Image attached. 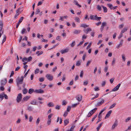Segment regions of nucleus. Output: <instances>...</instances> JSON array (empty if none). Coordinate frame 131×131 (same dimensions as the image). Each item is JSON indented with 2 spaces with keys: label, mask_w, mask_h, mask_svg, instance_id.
Masks as SVG:
<instances>
[{
  "label": "nucleus",
  "mask_w": 131,
  "mask_h": 131,
  "mask_svg": "<svg viewBox=\"0 0 131 131\" xmlns=\"http://www.w3.org/2000/svg\"><path fill=\"white\" fill-rule=\"evenodd\" d=\"M51 121V119H48L47 122V124L48 125H49L50 124Z\"/></svg>",
  "instance_id": "47"
},
{
  "label": "nucleus",
  "mask_w": 131,
  "mask_h": 131,
  "mask_svg": "<svg viewBox=\"0 0 131 131\" xmlns=\"http://www.w3.org/2000/svg\"><path fill=\"white\" fill-rule=\"evenodd\" d=\"M44 77L40 78L39 79V81L40 82H42L44 81Z\"/></svg>",
  "instance_id": "40"
},
{
  "label": "nucleus",
  "mask_w": 131,
  "mask_h": 131,
  "mask_svg": "<svg viewBox=\"0 0 131 131\" xmlns=\"http://www.w3.org/2000/svg\"><path fill=\"white\" fill-rule=\"evenodd\" d=\"M128 29V28L127 27H124L123 28L121 31V34H123L124 32L126 31Z\"/></svg>",
  "instance_id": "17"
},
{
  "label": "nucleus",
  "mask_w": 131,
  "mask_h": 131,
  "mask_svg": "<svg viewBox=\"0 0 131 131\" xmlns=\"http://www.w3.org/2000/svg\"><path fill=\"white\" fill-rule=\"evenodd\" d=\"M47 105L49 107L53 106V105L52 102H49L47 104Z\"/></svg>",
  "instance_id": "28"
},
{
  "label": "nucleus",
  "mask_w": 131,
  "mask_h": 131,
  "mask_svg": "<svg viewBox=\"0 0 131 131\" xmlns=\"http://www.w3.org/2000/svg\"><path fill=\"white\" fill-rule=\"evenodd\" d=\"M6 36L5 35H4V36L3 39V40L2 44H3L5 41L6 39Z\"/></svg>",
  "instance_id": "38"
},
{
  "label": "nucleus",
  "mask_w": 131,
  "mask_h": 131,
  "mask_svg": "<svg viewBox=\"0 0 131 131\" xmlns=\"http://www.w3.org/2000/svg\"><path fill=\"white\" fill-rule=\"evenodd\" d=\"M125 55L124 54H123L122 55V57L123 59V61H125Z\"/></svg>",
  "instance_id": "42"
},
{
  "label": "nucleus",
  "mask_w": 131,
  "mask_h": 131,
  "mask_svg": "<svg viewBox=\"0 0 131 131\" xmlns=\"http://www.w3.org/2000/svg\"><path fill=\"white\" fill-rule=\"evenodd\" d=\"M22 95L21 93L19 94L17 96L16 100L17 103H19L22 99Z\"/></svg>",
  "instance_id": "2"
},
{
  "label": "nucleus",
  "mask_w": 131,
  "mask_h": 131,
  "mask_svg": "<svg viewBox=\"0 0 131 131\" xmlns=\"http://www.w3.org/2000/svg\"><path fill=\"white\" fill-rule=\"evenodd\" d=\"M121 84L120 83L118 84L117 86H116L112 90V91L113 92L117 91L118 90L119 88L121 86Z\"/></svg>",
  "instance_id": "5"
},
{
  "label": "nucleus",
  "mask_w": 131,
  "mask_h": 131,
  "mask_svg": "<svg viewBox=\"0 0 131 131\" xmlns=\"http://www.w3.org/2000/svg\"><path fill=\"white\" fill-rule=\"evenodd\" d=\"M69 51V50L68 49H66L63 50H62L61 51V52L62 54L65 53H67Z\"/></svg>",
  "instance_id": "15"
},
{
  "label": "nucleus",
  "mask_w": 131,
  "mask_h": 131,
  "mask_svg": "<svg viewBox=\"0 0 131 131\" xmlns=\"http://www.w3.org/2000/svg\"><path fill=\"white\" fill-rule=\"evenodd\" d=\"M26 29L25 28H23L21 31V33L22 34H23L25 32L26 33Z\"/></svg>",
  "instance_id": "39"
},
{
  "label": "nucleus",
  "mask_w": 131,
  "mask_h": 131,
  "mask_svg": "<svg viewBox=\"0 0 131 131\" xmlns=\"http://www.w3.org/2000/svg\"><path fill=\"white\" fill-rule=\"evenodd\" d=\"M96 15H90V18L92 20H96Z\"/></svg>",
  "instance_id": "13"
},
{
  "label": "nucleus",
  "mask_w": 131,
  "mask_h": 131,
  "mask_svg": "<svg viewBox=\"0 0 131 131\" xmlns=\"http://www.w3.org/2000/svg\"><path fill=\"white\" fill-rule=\"evenodd\" d=\"M39 71V69H37L35 70V74H36L38 73Z\"/></svg>",
  "instance_id": "41"
},
{
  "label": "nucleus",
  "mask_w": 131,
  "mask_h": 131,
  "mask_svg": "<svg viewBox=\"0 0 131 131\" xmlns=\"http://www.w3.org/2000/svg\"><path fill=\"white\" fill-rule=\"evenodd\" d=\"M102 7L103 8V11L104 12L106 13L107 12V9L106 7L104 6H102Z\"/></svg>",
  "instance_id": "26"
},
{
  "label": "nucleus",
  "mask_w": 131,
  "mask_h": 131,
  "mask_svg": "<svg viewBox=\"0 0 131 131\" xmlns=\"http://www.w3.org/2000/svg\"><path fill=\"white\" fill-rule=\"evenodd\" d=\"M60 105H56L55 108L56 109L59 110L60 109Z\"/></svg>",
  "instance_id": "56"
},
{
  "label": "nucleus",
  "mask_w": 131,
  "mask_h": 131,
  "mask_svg": "<svg viewBox=\"0 0 131 131\" xmlns=\"http://www.w3.org/2000/svg\"><path fill=\"white\" fill-rule=\"evenodd\" d=\"M81 64V62L80 60H78L76 64V65L77 66H79Z\"/></svg>",
  "instance_id": "27"
},
{
  "label": "nucleus",
  "mask_w": 131,
  "mask_h": 131,
  "mask_svg": "<svg viewBox=\"0 0 131 131\" xmlns=\"http://www.w3.org/2000/svg\"><path fill=\"white\" fill-rule=\"evenodd\" d=\"M53 115V114H51L49 115L48 116V119H51L50 118L52 117V116Z\"/></svg>",
  "instance_id": "61"
},
{
  "label": "nucleus",
  "mask_w": 131,
  "mask_h": 131,
  "mask_svg": "<svg viewBox=\"0 0 131 131\" xmlns=\"http://www.w3.org/2000/svg\"><path fill=\"white\" fill-rule=\"evenodd\" d=\"M87 37V36L86 35H85L84 34L82 36V40L85 39Z\"/></svg>",
  "instance_id": "48"
},
{
  "label": "nucleus",
  "mask_w": 131,
  "mask_h": 131,
  "mask_svg": "<svg viewBox=\"0 0 131 131\" xmlns=\"http://www.w3.org/2000/svg\"><path fill=\"white\" fill-rule=\"evenodd\" d=\"M92 42H90L89 43V45H88V46H87V48H86V49H88L90 47H91V46L92 44Z\"/></svg>",
  "instance_id": "52"
},
{
  "label": "nucleus",
  "mask_w": 131,
  "mask_h": 131,
  "mask_svg": "<svg viewBox=\"0 0 131 131\" xmlns=\"http://www.w3.org/2000/svg\"><path fill=\"white\" fill-rule=\"evenodd\" d=\"M106 25V22H104L103 23H102V25L101 26H102L103 27H104Z\"/></svg>",
  "instance_id": "62"
},
{
  "label": "nucleus",
  "mask_w": 131,
  "mask_h": 131,
  "mask_svg": "<svg viewBox=\"0 0 131 131\" xmlns=\"http://www.w3.org/2000/svg\"><path fill=\"white\" fill-rule=\"evenodd\" d=\"M34 90L32 89H29L28 91V93L30 94H31L33 92H34Z\"/></svg>",
  "instance_id": "22"
},
{
  "label": "nucleus",
  "mask_w": 131,
  "mask_h": 131,
  "mask_svg": "<svg viewBox=\"0 0 131 131\" xmlns=\"http://www.w3.org/2000/svg\"><path fill=\"white\" fill-rule=\"evenodd\" d=\"M92 62V61L91 60H90L89 61H88L87 63L86 64V66H88L89 65H90V63Z\"/></svg>",
  "instance_id": "49"
},
{
  "label": "nucleus",
  "mask_w": 131,
  "mask_h": 131,
  "mask_svg": "<svg viewBox=\"0 0 131 131\" xmlns=\"http://www.w3.org/2000/svg\"><path fill=\"white\" fill-rule=\"evenodd\" d=\"M75 127V126L73 125L71 126L70 130H69V131H73V129Z\"/></svg>",
  "instance_id": "44"
},
{
  "label": "nucleus",
  "mask_w": 131,
  "mask_h": 131,
  "mask_svg": "<svg viewBox=\"0 0 131 131\" xmlns=\"http://www.w3.org/2000/svg\"><path fill=\"white\" fill-rule=\"evenodd\" d=\"M23 7L22 6L20 7H19L17 10H16V12L17 13H18L20 11L21 9H23Z\"/></svg>",
  "instance_id": "37"
},
{
  "label": "nucleus",
  "mask_w": 131,
  "mask_h": 131,
  "mask_svg": "<svg viewBox=\"0 0 131 131\" xmlns=\"http://www.w3.org/2000/svg\"><path fill=\"white\" fill-rule=\"evenodd\" d=\"M23 93L24 94H26L27 92V90L26 89H25L23 90Z\"/></svg>",
  "instance_id": "33"
},
{
  "label": "nucleus",
  "mask_w": 131,
  "mask_h": 131,
  "mask_svg": "<svg viewBox=\"0 0 131 131\" xmlns=\"http://www.w3.org/2000/svg\"><path fill=\"white\" fill-rule=\"evenodd\" d=\"M32 58L31 56H30L27 59V62H29L31 61L32 59Z\"/></svg>",
  "instance_id": "59"
},
{
  "label": "nucleus",
  "mask_w": 131,
  "mask_h": 131,
  "mask_svg": "<svg viewBox=\"0 0 131 131\" xmlns=\"http://www.w3.org/2000/svg\"><path fill=\"white\" fill-rule=\"evenodd\" d=\"M27 61V58L25 57L23 58L22 60V61L23 62H25V61Z\"/></svg>",
  "instance_id": "54"
},
{
  "label": "nucleus",
  "mask_w": 131,
  "mask_h": 131,
  "mask_svg": "<svg viewBox=\"0 0 131 131\" xmlns=\"http://www.w3.org/2000/svg\"><path fill=\"white\" fill-rule=\"evenodd\" d=\"M86 55V53H84L82 57V59L83 61H84L85 60V58Z\"/></svg>",
  "instance_id": "51"
},
{
  "label": "nucleus",
  "mask_w": 131,
  "mask_h": 131,
  "mask_svg": "<svg viewBox=\"0 0 131 131\" xmlns=\"http://www.w3.org/2000/svg\"><path fill=\"white\" fill-rule=\"evenodd\" d=\"M108 70V67L107 66H106L105 67L104 69V71L105 72H107Z\"/></svg>",
  "instance_id": "50"
},
{
  "label": "nucleus",
  "mask_w": 131,
  "mask_h": 131,
  "mask_svg": "<svg viewBox=\"0 0 131 131\" xmlns=\"http://www.w3.org/2000/svg\"><path fill=\"white\" fill-rule=\"evenodd\" d=\"M36 100H34L30 103V104L33 105H36Z\"/></svg>",
  "instance_id": "29"
},
{
  "label": "nucleus",
  "mask_w": 131,
  "mask_h": 131,
  "mask_svg": "<svg viewBox=\"0 0 131 131\" xmlns=\"http://www.w3.org/2000/svg\"><path fill=\"white\" fill-rule=\"evenodd\" d=\"M97 109V108L96 107L91 110L88 113L87 116L88 117H90L96 112Z\"/></svg>",
  "instance_id": "1"
},
{
  "label": "nucleus",
  "mask_w": 131,
  "mask_h": 131,
  "mask_svg": "<svg viewBox=\"0 0 131 131\" xmlns=\"http://www.w3.org/2000/svg\"><path fill=\"white\" fill-rule=\"evenodd\" d=\"M67 103V102H66L65 100H64L62 101V104L63 105L65 106L66 105Z\"/></svg>",
  "instance_id": "30"
},
{
  "label": "nucleus",
  "mask_w": 131,
  "mask_h": 131,
  "mask_svg": "<svg viewBox=\"0 0 131 131\" xmlns=\"http://www.w3.org/2000/svg\"><path fill=\"white\" fill-rule=\"evenodd\" d=\"M76 99L79 102L81 101L82 100V96L80 95L77 96L76 97Z\"/></svg>",
  "instance_id": "11"
},
{
  "label": "nucleus",
  "mask_w": 131,
  "mask_h": 131,
  "mask_svg": "<svg viewBox=\"0 0 131 131\" xmlns=\"http://www.w3.org/2000/svg\"><path fill=\"white\" fill-rule=\"evenodd\" d=\"M3 24L2 20H0V28L3 27Z\"/></svg>",
  "instance_id": "43"
},
{
  "label": "nucleus",
  "mask_w": 131,
  "mask_h": 131,
  "mask_svg": "<svg viewBox=\"0 0 131 131\" xmlns=\"http://www.w3.org/2000/svg\"><path fill=\"white\" fill-rule=\"evenodd\" d=\"M68 114V113L67 112L65 111L63 115V116L64 117H66L67 115Z\"/></svg>",
  "instance_id": "63"
},
{
  "label": "nucleus",
  "mask_w": 131,
  "mask_h": 131,
  "mask_svg": "<svg viewBox=\"0 0 131 131\" xmlns=\"http://www.w3.org/2000/svg\"><path fill=\"white\" fill-rule=\"evenodd\" d=\"M112 110H110V111H108V113H107V114H106L105 117V119H106L107 118H108L110 115L111 113H112Z\"/></svg>",
  "instance_id": "9"
},
{
  "label": "nucleus",
  "mask_w": 131,
  "mask_h": 131,
  "mask_svg": "<svg viewBox=\"0 0 131 131\" xmlns=\"http://www.w3.org/2000/svg\"><path fill=\"white\" fill-rule=\"evenodd\" d=\"M73 3L75 5L79 6V7H81V6L79 4L78 1H77L75 0H74L73 1Z\"/></svg>",
  "instance_id": "16"
},
{
  "label": "nucleus",
  "mask_w": 131,
  "mask_h": 131,
  "mask_svg": "<svg viewBox=\"0 0 131 131\" xmlns=\"http://www.w3.org/2000/svg\"><path fill=\"white\" fill-rule=\"evenodd\" d=\"M104 102V100L103 99H101V100L99 102L97 103L95 105V106L96 107H98L103 104Z\"/></svg>",
  "instance_id": "4"
},
{
  "label": "nucleus",
  "mask_w": 131,
  "mask_h": 131,
  "mask_svg": "<svg viewBox=\"0 0 131 131\" xmlns=\"http://www.w3.org/2000/svg\"><path fill=\"white\" fill-rule=\"evenodd\" d=\"M33 109V107L31 106H28L27 110H29V111H32Z\"/></svg>",
  "instance_id": "25"
},
{
  "label": "nucleus",
  "mask_w": 131,
  "mask_h": 131,
  "mask_svg": "<svg viewBox=\"0 0 131 131\" xmlns=\"http://www.w3.org/2000/svg\"><path fill=\"white\" fill-rule=\"evenodd\" d=\"M84 32L86 34H88L89 32L92 31V29L91 28H89L86 29H84L83 30Z\"/></svg>",
  "instance_id": "8"
},
{
  "label": "nucleus",
  "mask_w": 131,
  "mask_h": 131,
  "mask_svg": "<svg viewBox=\"0 0 131 131\" xmlns=\"http://www.w3.org/2000/svg\"><path fill=\"white\" fill-rule=\"evenodd\" d=\"M23 19L24 17H21L19 19L18 22L21 23L22 22Z\"/></svg>",
  "instance_id": "55"
},
{
  "label": "nucleus",
  "mask_w": 131,
  "mask_h": 131,
  "mask_svg": "<svg viewBox=\"0 0 131 131\" xmlns=\"http://www.w3.org/2000/svg\"><path fill=\"white\" fill-rule=\"evenodd\" d=\"M4 97V93H2L0 95V98L2 99H3Z\"/></svg>",
  "instance_id": "34"
},
{
  "label": "nucleus",
  "mask_w": 131,
  "mask_h": 131,
  "mask_svg": "<svg viewBox=\"0 0 131 131\" xmlns=\"http://www.w3.org/2000/svg\"><path fill=\"white\" fill-rule=\"evenodd\" d=\"M75 45V41H74L72 42L70 44L71 47H73Z\"/></svg>",
  "instance_id": "35"
},
{
  "label": "nucleus",
  "mask_w": 131,
  "mask_h": 131,
  "mask_svg": "<svg viewBox=\"0 0 131 131\" xmlns=\"http://www.w3.org/2000/svg\"><path fill=\"white\" fill-rule=\"evenodd\" d=\"M75 21L78 23H79L80 22V19L78 17H75Z\"/></svg>",
  "instance_id": "23"
},
{
  "label": "nucleus",
  "mask_w": 131,
  "mask_h": 131,
  "mask_svg": "<svg viewBox=\"0 0 131 131\" xmlns=\"http://www.w3.org/2000/svg\"><path fill=\"white\" fill-rule=\"evenodd\" d=\"M33 119V117L31 116H30L29 118V122H31Z\"/></svg>",
  "instance_id": "64"
},
{
  "label": "nucleus",
  "mask_w": 131,
  "mask_h": 131,
  "mask_svg": "<svg viewBox=\"0 0 131 131\" xmlns=\"http://www.w3.org/2000/svg\"><path fill=\"white\" fill-rule=\"evenodd\" d=\"M46 85L45 84H42L40 86V88H44L46 86Z\"/></svg>",
  "instance_id": "60"
},
{
  "label": "nucleus",
  "mask_w": 131,
  "mask_h": 131,
  "mask_svg": "<svg viewBox=\"0 0 131 131\" xmlns=\"http://www.w3.org/2000/svg\"><path fill=\"white\" fill-rule=\"evenodd\" d=\"M34 92L37 93H44V91L41 89L38 90H35Z\"/></svg>",
  "instance_id": "6"
},
{
  "label": "nucleus",
  "mask_w": 131,
  "mask_h": 131,
  "mask_svg": "<svg viewBox=\"0 0 131 131\" xmlns=\"http://www.w3.org/2000/svg\"><path fill=\"white\" fill-rule=\"evenodd\" d=\"M97 8L98 10L99 11H101L102 10L101 7L100 5H98L97 6Z\"/></svg>",
  "instance_id": "45"
},
{
  "label": "nucleus",
  "mask_w": 131,
  "mask_h": 131,
  "mask_svg": "<svg viewBox=\"0 0 131 131\" xmlns=\"http://www.w3.org/2000/svg\"><path fill=\"white\" fill-rule=\"evenodd\" d=\"M24 77H18L16 79V82H22L23 81Z\"/></svg>",
  "instance_id": "7"
},
{
  "label": "nucleus",
  "mask_w": 131,
  "mask_h": 131,
  "mask_svg": "<svg viewBox=\"0 0 131 131\" xmlns=\"http://www.w3.org/2000/svg\"><path fill=\"white\" fill-rule=\"evenodd\" d=\"M30 96H28L25 97L23 99L22 102H24L27 101L30 98Z\"/></svg>",
  "instance_id": "10"
},
{
  "label": "nucleus",
  "mask_w": 131,
  "mask_h": 131,
  "mask_svg": "<svg viewBox=\"0 0 131 131\" xmlns=\"http://www.w3.org/2000/svg\"><path fill=\"white\" fill-rule=\"evenodd\" d=\"M107 6L109 7L110 9L111 10L113 9V6L111 4H107Z\"/></svg>",
  "instance_id": "24"
},
{
  "label": "nucleus",
  "mask_w": 131,
  "mask_h": 131,
  "mask_svg": "<svg viewBox=\"0 0 131 131\" xmlns=\"http://www.w3.org/2000/svg\"><path fill=\"white\" fill-rule=\"evenodd\" d=\"M89 27V25H87L86 24H82L80 26V27H83L84 28H85L86 27Z\"/></svg>",
  "instance_id": "20"
},
{
  "label": "nucleus",
  "mask_w": 131,
  "mask_h": 131,
  "mask_svg": "<svg viewBox=\"0 0 131 131\" xmlns=\"http://www.w3.org/2000/svg\"><path fill=\"white\" fill-rule=\"evenodd\" d=\"M64 126H66L69 123V120L68 119H66L64 120Z\"/></svg>",
  "instance_id": "19"
},
{
  "label": "nucleus",
  "mask_w": 131,
  "mask_h": 131,
  "mask_svg": "<svg viewBox=\"0 0 131 131\" xmlns=\"http://www.w3.org/2000/svg\"><path fill=\"white\" fill-rule=\"evenodd\" d=\"M71 108V107L70 106H68L67 108L66 111L67 112H69L70 111Z\"/></svg>",
  "instance_id": "58"
},
{
  "label": "nucleus",
  "mask_w": 131,
  "mask_h": 131,
  "mask_svg": "<svg viewBox=\"0 0 131 131\" xmlns=\"http://www.w3.org/2000/svg\"><path fill=\"white\" fill-rule=\"evenodd\" d=\"M81 32V31L79 30H76L74 31L73 32V34H78Z\"/></svg>",
  "instance_id": "14"
},
{
  "label": "nucleus",
  "mask_w": 131,
  "mask_h": 131,
  "mask_svg": "<svg viewBox=\"0 0 131 131\" xmlns=\"http://www.w3.org/2000/svg\"><path fill=\"white\" fill-rule=\"evenodd\" d=\"M116 105V103H114L112 105L110 106V107L109 108L110 109H112L114 107L115 105Z\"/></svg>",
  "instance_id": "31"
},
{
  "label": "nucleus",
  "mask_w": 131,
  "mask_h": 131,
  "mask_svg": "<svg viewBox=\"0 0 131 131\" xmlns=\"http://www.w3.org/2000/svg\"><path fill=\"white\" fill-rule=\"evenodd\" d=\"M131 117H129L125 120V121L126 122H127L131 119Z\"/></svg>",
  "instance_id": "36"
},
{
  "label": "nucleus",
  "mask_w": 131,
  "mask_h": 131,
  "mask_svg": "<svg viewBox=\"0 0 131 131\" xmlns=\"http://www.w3.org/2000/svg\"><path fill=\"white\" fill-rule=\"evenodd\" d=\"M56 39L58 41H60L61 40V37L59 36H58L57 37Z\"/></svg>",
  "instance_id": "57"
},
{
  "label": "nucleus",
  "mask_w": 131,
  "mask_h": 131,
  "mask_svg": "<svg viewBox=\"0 0 131 131\" xmlns=\"http://www.w3.org/2000/svg\"><path fill=\"white\" fill-rule=\"evenodd\" d=\"M99 96V94H98V93H97L96 94V96H94V97L92 98L91 99V100H94L95 99L98 97V96Z\"/></svg>",
  "instance_id": "32"
},
{
  "label": "nucleus",
  "mask_w": 131,
  "mask_h": 131,
  "mask_svg": "<svg viewBox=\"0 0 131 131\" xmlns=\"http://www.w3.org/2000/svg\"><path fill=\"white\" fill-rule=\"evenodd\" d=\"M40 12V11L39 9H37L36 10L35 12V14H38Z\"/></svg>",
  "instance_id": "46"
},
{
  "label": "nucleus",
  "mask_w": 131,
  "mask_h": 131,
  "mask_svg": "<svg viewBox=\"0 0 131 131\" xmlns=\"http://www.w3.org/2000/svg\"><path fill=\"white\" fill-rule=\"evenodd\" d=\"M117 121H116L112 125V127L111 129H112V130L114 129L115 128V127L117 126Z\"/></svg>",
  "instance_id": "12"
},
{
  "label": "nucleus",
  "mask_w": 131,
  "mask_h": 131,
  "mask_svg": "<svg viewBox=\"0 0 131 131\" xmlns=\"http://www.w3.org/2000/svg\"><path fill=\"white\" fill-rule=\"evenodd\" d=\"M103 123V122H102L99 124V126L97 127L96 129L97 130V131H98L99 130L100 128L102 126Z\"/></svg>",
  "instance_id": "21"
},
{
  "label": "nucleus",
  "mask_w": 131,
  "mask_h": 131,
  "mask_svg": "<svg viewBox=\"0 0 131 131\" xmlns=\"http://www.w3.org/2000/svg\"><path fill=\"white\" fill-rule=\"evenodd\" d=\"M46 77L50 81H52L53 79V76L50 74H47L46 76Z\"/></svg>",
  "instance_id": "3"
},
{
  "label": "nucleus",
  "mask_w": 131,
  "mask_h": 131,
  "mask_svg": "<svg viewBox=\"0 0 131 131\" xmlns=\"http://www.w3.org/2000/svg\"><path fill=\"white\" fill-rule=\"evenodd\" d=\"M115 58H114L113 61H112V65H113L115 63Z\"/></svg>",
  "instance_id": "53"
},
{
  "label": "nucleus",
  "mask_w": 131,
  "mask_h": 131,
  "mask_svg": "<svg viewBox=\"0 0 131 131\" xmlns=\"http://www.w3.org/2000/svg\"><path fill=\"white\" fill-rule=\"evenodd\" d=\"M22 83V82H17V86L19 90H20L21 89Z\"/></svg>",
  "instance_id": "18"
}]
</instances>
